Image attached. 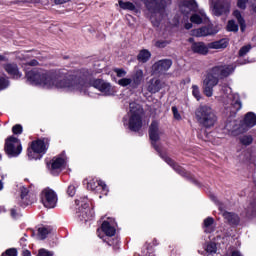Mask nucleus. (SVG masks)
<instances>
[{
	"label": "nucleus",
	"instance_id": "20",
	"mask_svg": "<svg viewBox=\"0 0 256 256\" xmlns=\"http://www.w3.org/2000/svg\"><path fill=\"white\" fill-rule=\"evenodd\" d=\"M256 125V115L253 112H248L245 117L242 124V127H244V131H248L251 129V127H255Z\"/></svg>",
	"mask_w": 256,
	"mask_h": 256
},
{
	"label": "nucleus",
	"instance_id": "8",
	"mask_svg": "<svg viewBox=\"0 0 256 256\" xmlns=\"http://www.w3.org/2000/svg\"><path fill=\"white\" fill-rule=\"evenodd\" d=\"M5 151L9 157H19L23 151L21 140L15 136L8 137L5 142Z\"/></svg>",
	"mask_w": 256,
	"mask_h": 256
},
{
	"label": "nucleus",
	"instance_id": "9",
	"mask_svg": "<svg viewBox=\"0 0 256 256\" xmlns=\"http://www.w3.org/2000/svg\"><path fill=\"white\" fill-rule=\"evenodd\" d=\"M83 184L86 185L88 191H95L96 193L102 191V195H107L109 193L107 184L97 178H87L83 181Z\"/></svg>",
	"mask_w": 256,
	"mask_h": 256
},
{
	"label": "nucleus",
	"instance_id": "50",
	"mask_svg": "<svg viewBox=\"0 0 256 256\" xmlns=\"http://www.w3.org/2000/svg\"><path fill=\"white\" fill-rule=\"evenodd\" d=\"M38 256H53V253H51L45 249H40Z\"/></svg>",
	"mask_w": 256,
	"mask_h": 256
},
{
	"label": "nucleus",
	"instance_id": "1",
	"mask_svg": "<svg viewBox=\"0 0 256 256\" xmlns=\"http://www.w3.org/2000/svg\"><path fill=\"white\" fill-rule=\"evenodd\" d=\"M26 78L31 85H38V87H42L43 89H63L70 93L87 95L91 87H94V89H98L103 95H113V87L109 82L97 79L91 85L83 78L71 76L61 71L32 70L26 73Z\"/></svg>",
	"mask_w": 256,
	"mask_h": 256
},
{
	"label": "nucleus",
	"instance_id": "4",
	"mask_svg": "<svg viewBox=\"0 0 256 256\" xmlns=\"http://www.w3.org/2000/svg\"><path fill=\"white\" fill-rule=\"evenodd\" d=\"M145 74L142 69H136L131 78H122L118 80L120 87H130L131 89H137L139 85L143 83Z\"/></svg>",
	"mask_w": 256,
	"mask_h": 256
},
{
	"label": "nucleus",
	"instance_id": "31",
	"mask_svg": "<svg viewBox=\"0 0 256 256\" xmlns=\"http://www.w3.org/2000/svg\"><path fill=\"white\" fill-rule=\"evenodd\" d=\"M225 133H233L237 131V121L228 120L224 126Z\"/></svg>",
	"mask_w": 256,
	"mask_h": 256
},
{
	"label": "nucleus",
	"instance_id": "46",
	"mask_svg": "<svg viewBox=\"0 0 256 256\" xmlns=\"http://www.w3.org/2000/svg\"><path fill=\"white\" fill-rule=\"evenodd\" d=\"M10 215L13 219H19V217H21V212H19V210H17L16 208H12L10 210Z\"/></svg>",
	"mask_w": 256,
	"mask_h": 256
},
{
	"label": "nucleus",
	"instance_id": "15",
	"mask_svg": "<svg viewBox=\"0 0 256 256\" xmlns=\"http://www.w3.org/2000/svg\"><path fill=\"white\" fill-rule=\"evenodd\" d=\"M173 62L170 59L159 60L152 65L153 75H163L167 73L168 69H171Z\"/></svg>",
	"mask_w": 256,
	"mask_h": 256
},
{
	"label": "nucleus",
	"instance_id": "55",
	"mask_svg": "<svg viewBox=\"0 0 256 256\" xmlns=\"http://www.w3.org/2000/svg\"><path fill=\"white\" fill-rule=\"evenodd\" d=\"M25 0H16L13 2L14 5H25L26 2H24Z\"/></svg>",
	"mask_w": 256,
	"mask_h": 256
},
{
	"label": "nucleus",
	"instance_id": "19",
	"mask_svg": "<svg viewBox=\"0 0 256 256\" xmlns=\"http://www.w3.org/2000/svg\"><path fill=\"white\" fill-rule=\"evenodd\" d=\"M160 89H163V82L159 78H152L147 82L149 93H159Z\"/></svg>",
	"mask_w": 256,
	"mask_h": 256
},
{
	"label": "nucleus",
	"instance_id": "62",
	"mask_svg": "<svg viewBox=\"0 0 256 256\" xmlns=\"http://www.w3.org/2000/svg\"><path fill=\"white\" fill-rule=\"evenodd\" d=\"M211 198L215 201V196L214 195H212Z\"/></svg>",
	"mask_w": 256,
	"mask_h": 256
},
{
	"label": "nucleus",
	"instance_id": "3",
	"mask_svg": "<svg viewBox=\"0 0 256 256\" xmlns=\"http://www.w3.org/2000/svg\"><path fill=\"white\" fill-rule=\"evenodd\" d=\"M143 108L141 105L132 102L130 103V111L124 117V125H128L131 131H139L143 127Z\"/></svg>",
	"mask_w": 256,
	"mask_h": 256
},
{
	"label": "nucleus",
	"instance_id": "33",
	"mask_svg": "<svg viewBox=\"0 0 256 256\" xmlns=\"http://www.w3.org/2000/svg\"><path fill=\"white\" fill-rule=\"evenodd\" d=\"M51 233V230L46 227L38 228V239H46L47 235Z\"/></svg>",
	"mask_w": 256,
	"mask_h": 256
},
{
	"label": "nucleus",
	"instance_id": "42",
	"mask_svg": "<svg viewBox=\"0 0 256 256\" xmlns=\"http://www.w3.org/2000/svg\"><path fill=\"white\" fill-rule=\"evenodd\" d=\"M12 133H14V135H21V133H23V126H21V124H16L12 127Z\"/></svg>",
	"mask_w": 256,
	"mask_h": 256
},
{
	"label": "nucleus",
	"instance_id": "41",
	"mask_svg": "<svg viewBox=\"0 0 256 256\" xmlns=\"http://www.w3.org/2000/svg\"><path fill=\"white\" fill-rule=\"evenodd\" d=\"M155 47L158 49H164V47H167L169 45V41L167 40H157L154 42Z\"/></svg>",
	"mask_w": 256,
	"mask_h": 256
},
{
	"label": "nucleus",
	"instance_id": "2",
	"mask_svg": "<svg viewBox=\"0 0 256 256\" xmlns=\"http://www.w3.org/2000/svg\"><path fill=\"white\" fill-rule=\"evenodd\" d=\"M195 119L205 129H211L217 123V114L211 106L202 104L195 110Z\"/></svg>",
	"mask_w": 256,
	"mask_h": 256
},
{
	"label": "nucleus",
	"instance_id": "13",
	"mask_svg": "<svg viewBox=\"0 0 256 256\" xmlns=\"http://www.w3.org/2000/svg\"><path fill=\"white\" fill-rule=\"evenodd\" d=\"M67 163V158L65 155L54 157L51 162L48 164V168L52 175H59V170L65 167Z\"/></svg>",
	"mask_w": 256,
	"mask_h": 256
},
{
	"label": "nucleus",
	"instance_id": "17",
	"mask_svg": "<svg viewBox=\"0 0 256 256\" xmlns=\"http://www.w3.org/2000/svg\"><path fill=\"white\" fill-rule=\"evenodd\" d=\"M211 0L213 4L212 13L213 15H216V17H219L223 15V13H229V1H221L219 0Z\"/></svg>",
	"mask_w": 256,
	"mask_h": 256
},
{
	"label": "nucleus",
	"instance_id": "57",
	"mask_svg": "<svg viewBox=\"0 0 256 256\" xmlns=\"http://www.w3.org/2000/svg\"><path fill=\"white\" fill-rule=\"evenodd\" d=\"M192 27H193V24H191V23L185 24V29H191Z\"/></svg>",
	"mask_w": 256,
	"mask_h": 256
},
{
	"label": "nucleus",
	"instance_id": "29",
	"mask_svg": "<svg viewBox=\"0 0 256 256\" xmlns=\"http://www.w3.org/2000/svg\"><path fill=\"white\" fill-rule=\"evenodd\" d=\"M162 158L166 163H168V165H170V167H173V169L177 171V173H179L180 175H185V170H183V168H181L180 166L176 165L171 158L167 156H162Z\"/></svg>",
	"mask_w": 256,
	"mask_h": 256
},
{
	"label": "nucleus",
	"instance_id": "18",
	"mask_svg": "<svg viewBox=\"0 0 256 256\" xmlns=\"http://www.w3.org/2000/svg\"><path fill=\"white\" fill-rule=\"evenodd\" d=\"M197 9V2L195 0H183L180 4V11L184 15H189L191 11H195Z\"/></svg>",
	"mask_w": 256,
	"mask_h": 256
},
{
	"label": "nucleus",
	"instance_id": "34",
	"mask_svg": "<svg viewBox=\"0 0 256 256\" xmlns=\"http://www.w3.org/2000/svg\"><path fill=\"white\" fill-rule=\"evenodd\" d=\"M191 90L193 97L196 98L197 101H199L201 99V89L199 88V86L193 84Z\"/></svg>",
	"mask_w": 256,
	"mask_h": 256
},
{
	"label": "nucleus",
	"instance_id": "21",
	"mask_svg": "<svg viewBox=\"0 0 256 256\" xmlns=\"http://www.w3.org/2000/svg\"><path fill=\"white\" fill-rule=\"evenodd\" d=\"M191 49L194 53H199V55H207L209 53V46H205L202 42L193 43Z\"/></svg>",
	"mask_w": 256,
	"mask_h": 256
},
{
	"label": "nucleus",
	"instance_id": "12",
	"mask_svg": "<svg viewBox=\"0 0 256 256\" xmlns=\"http://www.w3.org/2000/svg\"><path fill=\"white\" fill-rule=\"evenodd\" d=\"M236 65L234 64H228V65H220L213 67V73L214 75H218L219 79H225L229 77V75H233L235 73Z\"/></svg>",
	"mask_w": 256,
	"mask_h": 256
},
{
	"label": "nucleus",
	"instance_id": "11",
	"mask_svg": "<svg viewBox=\"0 0 256 256\" xmlns=\"http://www.w3.org/2000/svg\"><path fill=\"white\" fill-rule=\"evenodd\" d=\"M101 231L106 235V237H113L115 233H117V222H115V219L108 218L102 223L101 228L98 229V237L103 239Z\"/></svg>",
	"mask_w": 256,
	"mask_h": 256
},
{
	"label": "nucleus",
	"instance_id": "56",
	"mask_svg": "<svg viewBox=\"0 0 256 256\" xmlns=\"http://www.w3.org/2000/svg\"><path fill=\"white\" fill-rule=\"evenodd\" d=\"M22 255H23V256H31V252H30L29 250H24V251L22 252Z\"/></svg>",
	"mask_w": 256,
	"mask_h": 256
},
{
	"label": "nucleus",
	"instance_id": "63",
	"mask_svg": "<svg viewBox=\"0 0 256 256\" xmlns=\"http://www.w3.org/2000/svg\"><path fill=\"white\" fill-rule=\"evenodd\" d=\"M254 11H255V13H256V6L254 7Z\"/></svg>",
	"mask_w": 256,
	"mask_h": 256
},
{
	"label": "nucleus",
	"instance_id": "47",
	"mask_svg": "<svg viewBox=\"0 0 256 256\" xmlns=\"http://www.w3.org/2000/svg\"><path fill=\"white\" fill-rule=\"evenodd\" d=\"M172 113L174 115V119H176L177 121H181V114L179 113L177 106L172 107Z\"/></svg>",
	"mask_w": 256,
	"mask_h": 256
},
{
	"label": "nucleus",
	"instance_id": "23",
	"mask_svg": "<svg viewBox=\"0 0 256 256\" xmlns=\"http://www.w3.org/2000/svg\"><path fill=\"white\" fill-rule=\"evenodd\" d=\"M21 205H30L32 203L31 195H29V189L25 186L20 187Z\"/></svg>",
	"mask_w": 256,
	"mask_h": 256
},
{
	"label": "nucleus",
	"instance_id": "24",
	"mask_svg": "<svg viewBox=\"0 0 256 256\" xmlns=\"http://www.w3.org/2000/svg\"><path fill=\"white\" fill-rule=\"evenodd\" d=\"M217 31L213 32L211 28L202 27L196 30H193L192 34L195 35V37H207V35H215Z\"/></svg>",
	"mask_w": 256,
	"mask_h": 256
},
{
	"label": "nucleus",
	"instance_id": "7",
	"mask_svg": "<svg viewBox=\"0 0 256 256\" xmlns=\"http://www.w3.org/2000/svg\"><path fill=\"white\" fill-rule=\"evenodd\" d=\"M48 147L49 144L43 140H36L32 142L31 147L28 149L29 159H41V157L47 153Z\"/></svg>",
	"mask_w": 256,
	"mask_h": 256
},
{
	"label": "nucleus",
	"instance_id": "52",
	"mask_svg": "<svg viewBox=\"0 0 256 256\" xmlns=\"http://www.w3.org/2000/svg\"><path fill=\"white\" fill-rule=\"evenodd\" d=\"M26 65H30L31 67H36V65H39V62L37 60H30L26 62Z\"/></svg>",
	"mask_w": 256,
	"mask_h": 256
},
{
	"label": "nucleus",
	"instance_id": "35",
	"mask_svg": "<svg viewBox=\"0 0 256 256\" xmlns=\"http://www.w3.org/2000/svg\"><path fill=\"white\" fill-rule=\"evenodd\" d=\"M9 78L4 75H0V91H3L9 87Z\"/></svg>",
	"mask_w": 256,
	"mask_h": 256
},
{
	"label": "nucleus",
	"instance_id": "58",
	"mask_svg": "<svg viewBox=\"0 0 256 256\" xmlns=\"http://www.w3.org/2000/svg\"><path fill=\"white\" fill-rule=\"evenodd\" d=\"M3 212H5V207L0 206V213H3Z\"/></svg>",
	"mask_w": 256,
	"mask_h": 256
},
{
	"label": "nucleus",
	"instance_id": "54",
	"mask_svg": "<svg viewBox=\"0 0 256 256\" xmlns=\"http://www.w3.org/2000/svg\"><path fill=\"white\" fill-rule=\"evenodd\" d=\"M56 5H63V3H69L70 0H54Z\"/></svg>",
	"mask_w": 256,
	"mask_h": 256
},
{
	"label": "nucleus",
	"instance_id": "32",
	"mask_svg": "<svg viewBox=\"0 0 256 256\" xmlns=\"http://www.w3.org/2000/svg\"><path fill=\"white\" fill-rule=\"evenodd\" d=\"M233 15L237 19V21L240 25V29L243 33L245 31V29L247 28V26L245 25V19H243V16H241V12H239V10H235L233 12Z\"/></svg>",
	"mask_w": 256,
	"mask_h": 256
},
{
	"label": "nucleus",
	"instance_id": "53",
	"mask_svg": "<svg viewBox=\"0 0 256 256\" xmlns=\"http://www.w3.org/2000/svg\"><path fill=\"white\" fill-rule=\"evenodd\" d=\"M23 3H30L32 5H37V3H41V0H24Z\"/></svg>",
	"mask_w": 256,
	"mask_h": 256
},
{
	"label": "nucleus",
	"instance_id": "48",
	"mask_svg": "<svg viewBox=\"0 0 256 256\" xmlns=\"http://www.w3.org/2000/svg\"><path fill=\"white\" fill-rule=\"evenodd\" d=\"M1 256H17V249L10 248V249L6 250V252L3 253Z\"/></svg>",
	"mask_w": 256,
	"mask_h": 256
},
{
	"label": "nucleus",
	"instance_id": "5",
	"mask_svg": "<svg viewBox=\"0 0 256 256\" xmlns=\"http://www.w3.org/2000/svg\"><path fill=\"white\" fill-rule=\"evenodd\" d=\"M224 96L223 98L228 99L227 103H230L231 107H230V114L231 115H235L237 113V111H240L242 105H241V101L239 100V94H233L231 87L229 86H225L222 89Z\"/></svg>",
	"mask_w": 256,
	"mask_h": 256
},
{
	"label": "nucleus",
	"instance_id": "37",
	"mask_svg": "<svg viewBox=\"0 0 256 256\" xmlns=\"http://www.w3.org/2000/svg\"><path fill=\"white\" fill-rule=\"evenodd\" d=\"M227 31H232L234 33H237L239 31V26L237 25V23H235V20L228 21Z\"/></svg>",
	"mask_w": 256,
	"mask_h": 256
},
{
	"label": "nucleus",
	"instance_id": "38",
	"mask_svg": "<svg viewBox=\"0 0 256 256\" xmlns=\"http://www.w3.org/2000/svg\"><path fill=\"white\" fill-rule=\"evenodd\" d=\"M206 253H209V255H215L217 253V245L213 242H210L206 246Z\"/></svg>",
	"mask_w": 256,
	"mask_h": 256
},
{
	"label": "nucleus",
	"instance_id": "28",
	"mask_svg": "<svg viewBox=\"0 0 256 256\" xmlns=\"http://www.w3.org/2000/svg\"><path fill=\"white\" fill-rule=\"evenodd\" d=\"M222 215L224 219H226V221H228V223H231L232 225H237V223H239V216H237V214L235 213L222 212Z\"/></svg>",
	"mask_w": 256,
	"mask_h": 256
},
{
	"label": "nucleus",
	"instance_id": "59",
	"mask_svg": "<svg viewBox=\"0 0 256 256\" xmlns=\"http://www.w3.org/2000/svg\"><path fill=\"white\" fill-rule=\"evenodd\" d=\"M0 191H3V182L0 180Z\"/></svg>",
	"mask_w": 256,
	"mask_h": 256
},
{
	"label": "nucleus",
	"instance_id": "39",
	"mask_svg": "<svg viewBox=\"0 0 256 256\" xmlns=\"http://www.w3.org/2000/svg\"><path fill=\"white\" fill-rule=\"evenodd\" d=\"M119 6L121 9H128L129 11H133L135 9V5L131 2H124L122 0L119 1Z\"/></svg>",
	"mask_w": 256,
	"mask_h": 256
},
{
	"label": "nucleus",
	"instance_id": "61",
	"mask_svg": "<svg viewBox=\"0 0 256 256\" xmlns=\"http://www.w3.org/2000/svg\"><path fill=\"white\" fill-rule=\"evenodd\" d=\"M3 59H5L3 55H0V61H3Z\"/></svg>",
	"mask_w": 256,
	"mask_h": 256
},
{
	"label": "nucleus",
	"instance_id": "26",
	"mask_svg": "<svg viewBox=\"0 0 256 256\" xmlns=\"http://www.w3.org/2000/svg\"><path fill=\"white\" fill-rule=\"evenodd\" d=\"M229 45L227 39H221L219 41L211 42L208 44L209 49H225Z\"/></svg>",
	"mask_w": 256,
	"mask_h": 256
},
{
	"label": "nucleus",
	"instance_id": "45",
	"mask_svg": "<svg viewBox=\"0 0 256 256\" xmlns=\"http://www.w3.org/2000/svg\"><path fill=\"white\" fill-rule=\"evenodd\" d=\"M114 72L116 73L117 77H123V79H125L126 75H127V71H125V69H120V68H116L114 69Z\"/></svg>",
	"mask_w": 256,
	"mask_h": 256
},
{
	"label": "nucleus",
	"instance_id": "10",
	"mask_svg": "<svg viewBox=\"0 0 256 256\" xmlns=\"http://www.w3.org/2000/svg\"><path fill=\"white\" fill-rule=\"evenodd\" d=\"M41 201L46 209H55L57 207V193L51 189H44L41 193Z\"/></svg>",
	"mask_w": 256,
	"mask_h": 256
},
{
	"label": "nucleus",
	"instance_id": "36",
	"mask_svg": "<svg viewBox=\"0 0 256 256\" xmlns=\"http://www.w3.org/2000/svg\"><path fill=\"white\" fill-rule=\"evenodd\" d=\"M239 140H240V143L242 145L248 146V145H251V143H253V136H251V135H244V136H241L239 138Z\"/></svg>",
	"mask_w": 256,
	"mask_h": 256
},
{
	"label": "nucleus",
	"instance_id": "22",
	"mask_svg": "<svg viewBox=\"0 0 256 256\" xmlns=\"http://www.w3.org/2000/svg\"><path fill=\"white\" fill-rule=\"evenodd\" d=\"M4 69L8 75H11L14 79H20L21 72H19V68H17L16 64H6Z\"/></svg>",
	"mask_w": 256,
	"mask_h": 256
},
{
	"label": "nucleus",
	"instance_id": "49",
	"mask_svg": "<svg viewBox=\"0 0 256 256\" xmlns=\"http://www.w3.org/2000/svg\"><path fill=\"white\" fill-rule=\"evenodd\" d=\"M249 0H238L237 5L239 9H245Z\"/></svg>",
	"mask_w": 256,
	"mask_h": 256
},
{
	"label": "nucleus",
	"instance_id": "30",
	"mask_svg": "<svg viewBox=\"0 0 256 256\" xmlns=\"http://www.w3.org/2000/svg\"><path fill=\"white\" fill-rule=\"evenodd\" d=\"M213 223H215V220L212 217H208L204 220L205 233H213V231H215V227H213Z\"/></svg>",
	"mask_w": 256,
	"mask_h": 256
},
{
	"label": "nucleus",
	"instance_id": "40",
	"mask_svg": "<svg viewBox=\"0 0 256 256\" xmlns=\"http://www.w3.org/2000/svg\"><path fill=\"white\" fill-rule=\"evenodd\" d=\"M251 49H253V47L251 46V44H247L245 46H243L240 50H239V56L240 57H245V55H247Z\"/></svg>",
	"mask_w": 256,
	"mask_h": 256
},
{
	"label": "nucleus",
	"instance_id": "16",
	"mask_svg": "<svg viewBox=\"0 0 256 256\" xmlns=\"http://www.w3.org/2000/svg\"><path fill=\"white\" fill-rule=\"evenodd\" d=\"M150 139L152 141V145L154 149H156L158 152L161 151L159 148V145H157V141H159L161 137V132L159 130V123L157 121H153L150 125L149 130Z\"/></svg>",
	"mask_w": 256,
	"mask_h": 256
},
{
	"label": "nucleus",
	"instance_id": "25",
	"mask_svg": "<svg viewBox=\"0 0 256 256\" xmlns=\"http://www.w3.org/2000/svg\"><path fill=\"white\" fill-rule=\"evenodd\" d=\"M207 20V15L205 14V11L201 10L198 13H195L194 15L191 16L190 21L192 23H196V25H201L203 21Z\"/></svg>",
	"mask_w": 256,
	"mask_h": 256
},
{
	"label": "nucleus",
	"instance_id": "44",
	"mask_svg": "<svg viewBox=\"0 0 256 256\" xmlns=\"http://www.w3.org/2000/svg\"><path fill=\"white\" fill-rule=\"evenodd\" d=\"M67 193L70 197H74L75 193H77V187L73 184L69 185Z\"/></svg>",
	"mask_w": 256,
	"mask_h": 256
},
{
	"label": "nucleus",
	"instance_id": "43",
	"mask_svg": "<svg viewBox=\"0 0 256 256\" xmlns=\"http://www.w3.org/2000/svg\"><path fill=\"white\" fill-rule=\"evenodd\" d=\"M256 215V202L251 203L248 209V217H253Z\"/></svg>",
	"mask_w": 256,
	"mask_h": 256
},
{
	"label": "nucleus",
	"instance_id": "14",
	"mask_svg": "<svg viewBox=\"0 0 256 256\" xmlns=\"http://www.w3.org/2000/svg\"><path fill=\"white\" fill-rule=\"evenodd\" d=\"M75 203L78 207H82V219H84V221L93 219L95 216V211H93V209H87L89 207V200L87 197L77 199Z\"/></svg>",
	"mask_w": 256,
	"mask_h": 256
},
{
	"label": "nucleus",
	"instance_id": "27",
	"mask_svg": "<svg viewBox=\"0 0 256 256\" xmlns=\"http://www.w3.org/2000/svg\"><path fill=\"white\" fill-rule=\"evenodd\" d=\"M137 59L138 61H140V63H147V61L151 59V51H149L148 49L140 50L137 55Z\"/></svg>",
	"mask_w": 256,
	"mask_h": 256
},
{
	"label": "nucleus",
	"instance_id": "6",
	"mask_svg": "<svg viewBox=\"0 0 256 256\" xmlns=\"http://www.w3.org/2000/svg\"><path fill=\"white\" fill-rule=\"evenodd\" d=\"M219 85V76L213 72V68L203 80L202 89L206 97H213V87Z\"/></svg>",
	"mask_w": 256,
	"mask_h": 256
},
{
	"label": "nucleus",
	"instance_id": "51",
	"mask_svg": "<svg viewBox=\"0 0 256 256\" xmlns=\"http://www.w3.org/2000/svg\"><path fill=\"white\" fill-rule=\"evenodd\" d=\"M29 57H31V56H29L28 54H23V53H20L17 55V58L21 59L23 61H27V59H29Z\"/></svg>",
	"mask_w": 256,
	"mask_h": 256
},
{
	"label": "nucleus",
	"instance_id": "60",
	"mask_svg": "<svg viewBox=\"0 0 256 256\" xmlns=\"http://www.w3.org/2000/svg\"><path fill=\"white\" fill-rule=\"evenodd\" d=\"M20 243H25V238H22V239L20 240Z\"/></svg>",
	"mask_w": 256,
	"mask_h": 256
}]
</instances>
